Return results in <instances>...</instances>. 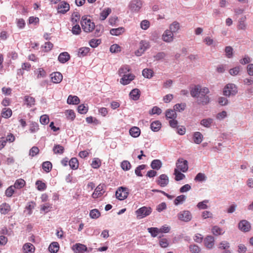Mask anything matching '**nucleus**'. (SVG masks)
Listing matches in <instances>:
<instances>
[{
	"instance_id": "1",
	"label": "nucleus",
	"mask_w": 253,
	"mask_h": 253,
	"mask_svg": "<svg viewBox=\"0 0 253 253\" xmlns=\"http://www.w3.org/2000/svg\"><path fill=\"white\" fill-rule=\"evenodd\" d=\"M81 24L83 30L86 33L91 32L95 28L94 23L85 16L82 17Z\"/></svg>"
},
{
	"instance_id": "2",
	"label": "nucleus",
	"mask_w": 253,
	"mask_h": 253,
	"mask_svg": "<svg viewBox=\"0 0 253 253\" xmlns=\"http://www.w3.org/2000/svg\"><path fill=\"white\" fill-rule=\"evenodd\" d=\"M152 212V208L146 206L140 208L135 211L137 218L138 219H141L149 215Z\"/></svg>"
},
{
	"instance_id": "3",
	"label": "nucleus",
	"mask_w": 253,
	"mask_h": 253,
	"mask_svg": "<svg viewBox=\"0 0 253 253\" xmlns=\"http://www.w3.org/2000/svg\"><path fill=\"white\" fill-rule=\"evenodd\" d=\"M238 92L237 87L234 84H228L223 88V95L229 97L231 95H235Z\"/></svg>"
},
{
	"instance_id": "4",
	"label": "nucleus",
	"mask_w": 253,
	"mask_h": 253,
	"mask_svg": "<svg viewBox=\"0 0 253 253\" xmlns=\"http://www.w3.org/2000/svg\"><path fill=\"white\" fill-rule=\"evenodd\" d=\"M143 5L141 0H131L128 4L129 9L133 13H138L140 10Z\"/></svg>"
},
{
	"instance_id": "5",
	"label": "nucleus",
	"mask_w": 253,
	"mask_h": 253,
	"mask_svg": "<svg viewBox=\"0 0 253 253\" xmlns=\"http://www.w3.org/2000/svg\"><path fill=\"white\" fill-rule=\"evenodd\" d=\"M177 218L180 221L188 222L192 219V214L189 211L184 210L178 213Z\"/></svg>"
},
{
	"instance_id": "6",
	"label": "nucleus",
	"mask_w": 253,
	"mask_h": 253,
	"mask_svg": "<svg viewBox=\"0 0 253 253\" xmlns=\"http://www.w3.org/2000/svg\"><path fill=\"white\" fill-rule=\"evenodd\" d=\"M129 193L128 189L126 187H120L116 192V197L119 200L126 199Z\"/></svg>"
},
{
	"instance_id": "7",
	"label": "nucleus",
	"mask_w": 253,
	"mask_h": 253,
	"mask_svg": "<svg viewBox=\"0 0 253 253\" xmlns=\"http://www.w3.org/2000/svg\"><path fill=\"white\" fill-rule=\"evenodd\" d=\"M149 42L146 41H141L139 42V48L135 52V54L137 56L142 55L145 51L150 48Z\"/></svg>"
},
{
	"instance_id": "8",
	"label": "nucleus",
	"mask_w": 253,
	"mask_h": 253,
	"mask_svg": "<svg viewBox=\"0 0 253 253\" xmlns=\"http://www.w3.org/2000/svg\"><path fill=\"white\" fill-rule=\"evenodd\" d=\"M176 168L174 169H178L183 172H186L188 169V162L183 159H179L176 163Z\"/></svg>"
},
{
	"instance_id": "9",
	"label": "nucleus",
	"mask_w": 253,
	"mask_h": 253,
	"mask_svg": "<svg viewBox=\"0 0 253 253\" xmlns=\"http://www.w3.org/2000/svg\"><path fill=\"white\" fill-rule=\"evenodd\" d=\"M162 40L167 43L172 42L174 40V35L168 29H167L162 35Z\"/></svg>"
},
{
	"instance_id": "10",
	"label": "nucleus",
	"mask_w": 253,
	"mask_h": 253,
	"mask_svg": "<svg viewBox=\"0 0 253 253\" xmlns=\"http://www.w3.org/2000/svg\"><path fill=\"white\" fill-rule=\"evenodd\" d=\"M75 253H84V252H89L86 246L84 245L77 243L73 245L72 248Z\"/></svg>"
},
{
	"instance_id": "11",
	"label": "nucleus",
	"mask_w": 253,
	"mask_h": 253,
	"mask_svg": "<svg viewBox=\"0 0 253 253\" xmlns=\"http://www.w3.org/2000/svg\"><path fill=\"white\" fill-rule=\"evenodd\" d=\"M169 183V178L168 175L165 174H162L159 177L157 180V183L161 187H166Z\"/></svg>"
},
{
	"instance_id": "12",
	"label": "nucleus",
	"mask_w": 253,
	"mask_h": 253,
	"mask_svg": "<svg viewBox=\"0 0 253 253\" xmlns=\"http://www.w3.org/2000/svg\"><path fill=\"white\" fill-rule=\"evenodd\" d=\"M70 9V5L67 2L63 1L58 5V12L62 14H65Z\"/></svg>"
},
{
	"instance_id": "13",
	"label": "nucleus",
	"mask_w": 253,
	"mask_h": 253,
	"mask_svg": "<svg viewBox=\"0 0 253 253\" xmlns=\"http://www.w3.org/2000/svg\"><path fill=\"white\" fill-rule=\"evenodd\" d=\"M238 227L242 231L246 232L250 230L251 226L249 221L242 220L239 223Z\"/></svg>"
},
{
	"instance_id": "14",
	"label": "nucleus",
	"mask_w": 253,
	"mask_h": 253,
	"mask_svg": "<svg viewBox=\"0 0 253 253\" xmlns=\"http://www.w3.org/2000/svg\"><path fill=\"white\" fill-rule=\"evenodd\" d=\"M104 193V185L100 184L95 188L94 192L92 194V197L94 199H96L101 197Z\"/></svg>"
},
{
	"instance_id": "15",
	"label": "nucleus",
	"mask_w": 253,
	"mask_h": 253,
	"mask_svg": "<svg viewBox=\"0 0 253 253\" xmlns=\"http://www.w3.org/2000/svg\"><path fill=\"white\" fill-rule=\"evenodd\" d=\"M204 245L208 249H212L214 245V238L212 236H208L204 240Z\"/></svg>"
},
{
	"instance_id": "16",
	"label": "nucleus",
	"mask_w": 253,
	"mask_h": 253,
	"mask_svg": "<svg viewBox=\"0 0 253 253\" xmlns=\"http://www.w3.org/2000/svg\"><path fill=\"white\" fill-rule=\"evenodd\" d=\"M135 76L132 74H128L126 75L122 76L120 80V83L123 85L129 84L131 81L134 79Z\"/></svg>"
},
{
	"instance_id": "17",
	"label": "nucleus",
	"mask_w": 253,
	"mask_h": 253,
	"mask_svg": "<svg viewBox=\"0 0 253 253\" xmlns=\"http://www.w3.org/2000/svg\"><path fill=\"white\" fill-rule=\"evenodd\" d=\"M210 99L209 96L207 95H198L197 99L198 104L203 105H206L210 102Z\"/></svg>"
},
{
	"instance_id": "18",
	"label": "nucleus",
	"mask_w": 253,
	"mask_h": 253,
	"mask_svg": "<svg viewBox=\"0 0 253 253\" xmlns=\"http://www.w3.org/2000/svg\"><path fill=\"white\" fill-rule=\"evenodd\" d=\"M51 80L53 83H60L63 79V76L60 72H54L51 75Z\"/></svg>"
},
{
	"instance_id": "19",
	"label": "nucleus",
	"mask_w": 253,
	"mask_h": 253,
	"mask_svg": "<svg viewBox=\"0 0 253 253\" xmlns=\"http://www.w3.org/2000/svg\"><path fill=\"white\" fill-rule=\"evenodd\" d=\"M180 28V24L177 21H174L169 25L168 30L174 35L178 33Z\"/></svg>"
},
{
	"instance_id": "20",
	"label": "nucleus",
	"mask_w": 253,
	"mask_h": 253,
	"mask_svg": "<svg viewBox=\"0 0 253 253\" xmlns=\"http://www.w3.org/2000/svg\"><path fill=\"white\" fill-rule=\"evenodd\" d=\"M70 58V54L67 52H63L61 53L58 57V61L61 63H65L69 60Z\"/></svg>"
},
{
	"instance_id": "21",
	"label": "nucleus",
	"mask_w": 253,
	"mask_h": 253,
	"mask_svg": "<svg viewBox=\"0 0 253 253\" xmlns=\"http://www.w3.org/2000/svg\"><path fill=\"white\" fill-rule=\"evenodd\" d=\"M203 138V135L200 132L196 131L193 134V141L197 144H200L202 142Z\"/></svg>"
},
{
	"instance_id": "22",
	"label": "nucleus",
	"mask_w": 253,
	"mask_h": 253,
	"mask_svg": "<svg viewBox=\"0 0 253 253\" xmlns=\"http://www.w3.org/2000/svg\"><path fill=\"white\" fill-rule=\"evenodd\" d=\"M23 253H33L35 251V247L33 244L30 243H25L23 246Z\"/></svg>"
},
{
	"instance_id": "23",
	"label": "nucleus",
	"mask_w": 253,
	"mask_h": 253,
	"mask_svg": "<svg viewBox=\"0 0 253 253\" xmlns=\"http://www.w3.org/2000/svg\"><path fill=\"white\" fill-rule=\"evenodd\" d=\"M130 98L136 101L139 99L140 96V91L138 88L133 89L129 94Z\"/></svg>"
},
{
	"instance_id": "24",
	"label": "nucleus",
	"mask_w": 253,
	"mask_h": 253,
	"mask_svg": "<svg viewBox=\"0 0 253 253\" xmlns=\"http://www.w3.org/2000/svg\"><path fill=\"white\" fill-rule=\"evenodd\" d=\"M213 122V119L208 118L202 119L200 122V124L205 127L210 128Z\"/></svg>"
},
{
	"instance_id": "25",
	"label": "nucleus",
	"mask_w": 253,
	"mask_h": 253,
	"mask_svg": "<svg viewBox=\"0 0 253 253\" xmlns=\"http://www.w3.org/2000/svg\"><path fill=\"white\" fill-rule=\"evenodd\" d=\"M125 31V28L121 27L118 28L111 29L110 30V33L113 36H118L123 34Z\"/></svg>"
},
{
	"instance_id": "26",
	"label": "nucleus",
	"mask_w": 253,
	"mask_h": 253,
	"mask_svg": "<svg viewBox=\"0 0 253 253\" xmlns=\"http://www.w3.org/2000/svg\"><path fill=\"white\" fill-rule=\"evenodd\" d=\"M130 135L134 138L138 137L140 134V129L137 126L132 127L129 131Z\"/></svg>"
},
{
	"instance_id": "27",
	"label": "nucleus",
	"mask_w": 253,
	"mask_h": 253,
	"mask_svg": "<svg viewBox=\"0 0 253 253\" xmlns=\"http://www.w3.org/2000/svg\"><path fill=\"white\" fill-rule=\"evenodd\" d=\"M24 102L27 107H31L35 105V99L32 96L26 95L24 97Z\"/></svg>"
},
{
	"instance_id": "28",
	"label": "nucleus",
	"mask_w": 253,
	"mask_h": 253,
	"mask_svg": "<svg viewBox=\"0 0 253 253\" xmlns=\"http://www.w3.org/2000/svg\"><path fill=\"white\" fill-rule=\"evenodd\" d=\"M80 99L77 96H73L70 95L67 100V102L69 104H78L80 103Z\"/></svg>"
},
{
	"instance_id": "29",
	"label": "nucleus",
	"mask_w": 253,
	"mask_h": 253,
	"mask_svg": "<svg viewBox=\"0 0 253 253\" xmlns=\"http://www.w3.org/2000/svg\"><path fill=\"white\" fill-rule=\"evenodd\" d=\"M130 68L129 66L125 65L119 69L118 74L120 76H124L127 75V73L130 71Z\"/></svg>"
},
{
	"instance_id": "30",
	"label": "nucleus",
	"mask_w": 253,
	"mask_h": 253,
	"mask_svg": "<svg viewBox=\"0 0 253 253\" xmlns=\"http://www.w3.org/2000/svg\"><path fill=\"white\" fill-rule=\"evenodd\" d=\"M11 210L10 206L9 204L4 203L0 205V212L1 214H6Z\"/></svg>"
},
{
	"instance_id": "31",
	"label": "nucleus",
	"mask_w": 253,
	"mask_h": 253,
	"mask_svg": "<svg viewBox=\"0 0 253 253\" xmlns=\"http://www.w3.org/2000/svg\"><path fill=\"white\" fill-rule=\"evenodd\" d=\"M161 123L159 121H155L153 122L150 125L151 129L154 132L158 131L161 128Z\"/></svg>"
},
{
	"instance_id": "32",
	"label": "nucleus",
	"mask_w": 253,
	"mask_h": 253,
	"mask_svg": "<svg viewBox=\"0 0 253 253\" xmlns=\"http://www.w3.org/2000/svg\"><path fill=\"white\" fill-rule=\"evenodd\" d=\"M111 9L110 8H104L100 14V19L101 20H104L111 13Z\"/></svg>"
},
{
	"instance_id": "33",
	"label": "nucleus",
	"mask_w": 253,
	"mask_h": 253,
	"mask_svg": "<svg viewBox=\"0 0 253 253\" xmlns=\"http://www.w3.org/2000/svg\"><path fill=\"white\" fill-rule=\"evenodd\" d=\"M90 51V48L88 47H83L79 49L78 55L79 57H84L88 54Z\"/></svg>"
},
{
	"instance_id": "34",
	"label": "nucleus",
	"mask_w": 253,
	"mask_h": 253,
	"mask_svg": "<svg viewBox=\"0 0 253 253\" xmlns=\"http://www.w3.org/2000/svg\"><path fill=\"white\" fill-rule=\"evenodd\" d=\"M211 232L214 235L218 236L223 234L225 231L223 230L222 228L215 225L212 228Z\"/></svg>"
},
{
	"instance_id": "35",
	"label": "nucleus",
	"mask_w": 253,
	"mask_h": 253,
	"mask_svg": "<svg viewBox=\"0 0 253 253\" xmlns=\"http://www.w3.org/2000/svg\"><path fill=\"white\" fill-rule=\"evenodd\" d=\"M162 163L160 160L156 159L152 161L151 164V168L154 169L159 170L161 169Z\"/></svg>"
},
{
	"instance_id": "36",
	"label": "nucleus",
	"mask_w": 253,
	"mask_h": 253,
	"mask_svg": "<svg viewBox=\"0 0 253 253\" xmlns=\"http://www.w3.org/2000/svg\"><path fill=\"white\" fill-rule=\"evenodd\" d=\"M94 30V36L95 37H98L101 36L103 34L104 32V27L102 25L95 26Z\"/></svg>"
},
{
	"instance_id": "37",
	"label": "nucleus",
	"mask_w": 253,
	"mask_h": 253,
	"mask_svg": "<svg viewBox=\"0 0 253 253\" xmlns=\"http://www.w3.org/2000/svg\"><path fill=\"white\" fill-rule=\"evenodd\" d=\"M200 85H197L191 89L190 91V94L192 97H196L197 98L198 95H200Z\"/></svg>"
},
{
	"instance_id": "38",
	"label": "nucleus",
	"mask_w": 253,
	"mask_h": 253,
	"mask_svg": "<svg viewBox=\"0 0 253 253\" xmlns=\"http://www.w3.org/2000/svg\"><path fill=\"white\" fill-rule=\"evenodd\" d=\"M59 244L57 242H53L48 247V250L51 253H56L59 250Z\"/></svg>"
},
{
	"instance_id": "39",
	"label": "nucleus",
	"mask_w": 253,
	"mask_h": 253,
	"mask_svg": "<svg viewBox=\"0 0 253 253\" xmlns=\"http://www.w3.org/2000/svg\"><path fill=\"white\" fill-rule=\"evenodd\" d=\"M154 72L152 69L145 68L142 71V75L144 78L151 79L153 76Z\"/></svg>"
},
{
	"instance_id": "40",
	"label": "nucleus",
	"mask_w": 253,
	"mask_h": 253,
	"mask_svg": "<svg viewBox=\"0 0 253 253\" xmlns=\"http://www.w3.org/2000/svg\"><path fill=\"white\" fill-rule=\"evenodd\" d=\"M70 168L73 169H76L79 167V162L77 158H72L69 162Z\"/></svg>"
},
{
	"instance_id": "41",
	"label": "nucleus",
	"mask_w": 253,
	"mask_h": 253,
	"mask_svg": "<svg viewBox=\"0 0 253 253\" xmlns=\"http://www.w3.org/2000/svg\"><path fill=\"white\" fill-rule=\"evenodd\" d=\"M176 113L174 110H167L166 112V117L168 119H174L176 118Z\"/></svg>"
},
{
	"instance_id": "42",
	"label": "nucleus",
	"mask_w": 253,
	"mask_h": 253,
	"mask_svg": "<svg viewBox=\"0 0 253 253\" xmlns=\"http://www.w3.org/2000/svg\"><path fill=\"white\" fill-rule=\"evenodd\" d=\"M101 215L100 212L97 209L91 210L89 212V216L92 219H97Z\"/></svg>"
},
{
	"instance_id": "43",
	"label": "nucleus",
	"mask_w": 253,
	"mask_h": 253,
	"mask_svg": "<svg viewBox=\"0 0 253 253\" xmlns=\"http://www.w3.org/2000/svg\"><path fill=\"white\" fill-rule=\"evenodd\" d=\"M186 199V196L184 195H181L177 196L174 200V204L175 205L177 206L180 204H182L185 201Z\"/></svg>"
},
{
	"instance_id": "44",
	"label": "nucleus",
	"mask_w": 253,
	"mask_h": 253,
	"mask_svg": "<svg viewBox=\"0 0 253 253\" xmlns=\"http://www.w3.org/2000/svg\"><path fill=\"white\" fill-rule=\"evenodd\" d=\"M12 110L10 108H4L1 111V116L4 118H9L12 115Z\"/></svg>"
},
{
	"instance_id": "45",
	"label": "nucleus",
	"mask_w": 253,
	"mask_h": 253,
	"mask_svg": "<svg viewBox=\"0 0 253 253\" xmlns=\"http://www.w3.org/2000/svg\"><path fill=\"white\" fill-rule=\"evenodd\" d=\"M52 165L49 161H45L42 164V168L46 172H49L52 169Z\"/></svg>"
},
{
	"instance_id": "46",
	"label": "nucleus",
	"mask_w": 253,
	"mask_h": 253,
	"mask_svg": "<svg viewBox=\"0 0 253 253\" xmlns=\"http://www.w3.org/2000/svg\"><path fill=\"white\" fill-rule=\"evenodd\" d=\"M148 232L151 234V236L155 238L160 233L159 229L157 227H150L147 229Z\"/></svg>"
},
{
	"instance_id": "47",
	"label": "nucleus",
	"mask_w": 253,
	"mask_h": 253,
	"mask_svg": "<svg viewBox=\"0 0 253 253\" xmlns=\"http://www.w3.org/2000/svg\"><path fill=\"white\" fill-rule=\"evenodd\" d=\"M174 175H175V180L176 181H180L185 177V175L181 173V171L178 170V169H174Z\"/></svg>"
},
{
	"instance_id": "48",
	"label": "nucleus",
	"mask_w": 253,
	"mask_h": 253,
	"mask_svg": "<svg viewBox=\"0 0 253 253\" xmlns=\"http://www.w3.org/2000/svg\"><path fill=\"white\" fill-rule=\"evenodd\" d=\"M25 184L24 180L20 178L16 180L13 187L16 189H21L25 186Z\"/></svg>"
},
{
	"instance_id": "49",
	"label": "nucleus",
	"mask_w": 253,
	"mask_h": 253,
	"mask_svg": "<svg viewBox=\"0 0 253 253\" xmlns=\"http://www.w3.org/2000/svg\"><path fill=\"white\" fill-rule=\"evenodd\" d=\"M246 16H243L239 19L238 28L239 29L245 30L246 29L247 25L245 23Z\"/></svg>"
},
{
	"instance_id": "50",
	"label": "nucleus",
	"mask_w": 253,
	"mask_h": 253,
	"mask_svg": "<svg viewBox=\"0 0 253 253\" xmlns=\"http://www.w3.org/2000/svg\"><path fill=\"white\" fill-rule=\"evenodd\" d=\"M207 180V176L205 174L201 172L198 173L195 177L194 180L198 182H203Z\"/></svg>"
},
{
	"instance_id": "51",
	"label": "nucleus",
	"mask_w": 253,
	"mask_h": 253,
	"mask_svg": "<svg viewBox=\"0 0 253 253\" xmlns=\"http://www.w3.org/2000/svg\"><path fill=\"white\" fill-rule=\"evenodd\" d=\"M101 43V39H92L89 42V45L92 48H95Z\"/></svg>"
},
{
	"instance_id": "52",
	"label": "nucleus",
	"mask_w": 253,
	"mask_h": 253,
	"mask_svg": "<svg viewBox=\"0 0 253 253\" xmlns=\"http://www.w3.org/2000/svg\"><path fill=\"white\" fill-rule=\"evenodd\" d=\"M121 167L124 170L127 171L130 169L131 166L128 161L124 160L121 163Z\"/></svg>"
},
{
	"instance_id": "53",
	"label": "nucleus",
	"mask_w": 253,
	"mask_h": 253,
	"mask_svg": "<svg viewBox=\"0 0 253 253\" xmlns=\"http://www.w3.org/2000/svg\"><path fill=\"white\" fill-rule=\"evenodd\" d=\"M229 248L230 244L226 241H222L218 245V249L221 250L228 249Z\"/></svg>"
},
{
	"instance_id": "54",
	"label": "nucleus",
	"mask_w": 253,
	"mask_h": 253,
	"mask_svg": "<svg viewBox=\"0 0 253 253\" xmlns=\"http://www.w3.org/2000/svg\"><path fill=\"white\" fill-rule=\"evenodd\" d=\"M39 125L35 122H32L30 125L29 130L31 133H35L39 130Z\"/></svg>"
},
{
	"instance_id": "55",
	"label": "nucleus",
	"mask_w": 253,
	"mask_h": 253,
	"mask_svg": "<svg viewBox=\"0 0 253 253\" xmlns=\"http://www.w3.org/2000/svg\"><path fill=\"white\" fill-rule=\"evenodd\" d=\"M140 26L142 30H146L150 27V22L147 20H143L140 22Z\"/></svg>"
},
{
	"instance_id": "56",
	"label": "nucleus",
	"mask_w": 253,
	"mask_h": 253,
	"mask_svg": "<svg viewBox=\"0 0 253 253\" xmlns=\"http://www.w3.org/2000/svg\"><path fill=\"white\" fill-rule=\"evenodd\" d=\"M64 147L60 145H55L53 148V151L55 154H61L64 152Z\"/></svg>"
},
{
	"instance_id": "57",
	"label": "nucleus",
	"mask_w": 253,
	"mask_h": 253,
	"mask_svg": "<svg viewBox=\"0 0 253 253\" xmlns=\"http://www.w3.org/2000/svg\"><path fill=\"white\" fill-rule=\"evenodd\" d=\"M209 202V200H205L202 202H200L197 205V208L200 210H205L208 209V207L207 204Z\"/></svg>"
},
{
	"instance_id": "58",
	"label": "nucleus",
	"mask_w": 253,
	"mask_h": 253,
	"mask_svg": "<svg viewBox=\"0 0 253 253\" xmlns=\"http://www.w3.org/2000/svg\"><path fill=\"white\" fill-rule=\"evenodd\" d=\"M186 104L185 103H178L175 104L174 107V110L178 112H181L185 110Z\"/></svg>"
},
{
	"instance_id": "59",
	"label": "nucleus",
	"mask_w": 253,
	"mask_h": 253,
	"mask_svg": "<svg viewBox=\"0 0 253 253\" xmlns=\"http://www.w3.org/2000/svg\"><path fill=\"white\" fill-rule=\"evenodd\" d=\"M36 185L37 186L38 190L41 191H44L46 188V184L40 180H37Z\"/></svg>"
},
{
	"instance_id": "60",
	"label": "nucleus",
	"mask_w": 253,
	"mask_h": 253,
	"mask_svg": "<svg viewBox=\"0 0 253 253\" xmlns=\"http://www.w3.org/2000/svg\"><path fill=\"white\" fill-rule=\"evenodd\" d=\"M159 243L160 247L163 248H166L169 245V241L166 238H161Z\"/></svg>"
},
{
	"instance_id": "61",
	"label": "nucleus",
	"mask_w": 253,
	"mask_h": 253,
	"mask_svg": "<svg viewBox=\"0 0 253 253\" xmlns=\"http://www.w3.org/2000/svg\"><path fill=\"white\" fill-rule=\"evenodd\" d=\"M189 250L191 253H200V248L197 245H191L189 246Z\"/></svg>"
},
{
	"instance_id": "62",
	"label": "nucleus",
	"mask_w": 253,
	"mask_h": 253,
	"mask_svg": "<svg viewBox=\"0 0 253 253\" xmlns=\"http://www.w3.org/2000/svg\"><path fill=\"white\" fill-rule=\"evenodd\" d=\"M101 161L99 158H94L91 164V167L94 169H98L101 166Z\"/></svg>"
},
{
	"instance_id": "63",
	"label": "nucleus",
	"mask_w": 253,
	"mask_h": 253,
	"mask_svg": "<svg viewBox=\"0 0 253 253\" xmlns=\"http://www.w3.org/2000/svg\"><path fill=\"white\" fill-rule=\"evenodd\" d=\"M78 112L81 114H85L88 111V107L85 106L84 104H81L78 107Z\"/></svg>"
},
{
	"instance_id": "64",
	"label": "nucleus",
	"mask_w": 253,
	"mask_h": 253,
	"mask_svg": "<svg viewBox=\"0 0 253 253\" xmlns=\"http://www.w3.org/2000/svg\"><path fill=\"white\" fill-rule=\"evenodd\" d=\"M71 31L73 34L78 35L81 32V29L78 24H76L73 27Z\"/></svg>"
}]
</instances>
